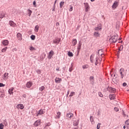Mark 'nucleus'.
<instances>
[{"instance_id": "57", "label": "nucleus", "mask_w": 129, "mask_h": 129, "mask_svg": "<svg viewBox=\"0 0 129 129\" xmlns=\"http://www.w3.org/2000/svg\"><path fill=\"white\" fill-rule=\"evenodd\" d=\"M56 71H59V69H56Z\"/></svg>"}, {"instance_id": "27", "label": "nucleus", "mask_w": 129, "mask_h": 129, "mask_svg": "<svg viewBox=\"0 0 129 129\" xmlns=\"http://www.w3.org/2000/svg\"><path fill=\"white\" fill-rule=\"evenodd\" d=\"M34 31H35V32H36V33H38V32L39 31V25H36L35 26Z\"/></svg>"}, {"instance_id": "6", "label": "nucleus", "mask_w": 129, "mask_h": 129, "mask_svg": "<svg viewBox=\"0 0 129 129\" xmlns=\"http://www.w3.org/2000/svg\"><path fill=\"white\" fill-rule=\"evenodd\" d=\"M120 74L121 75V78H123V77H124V75H125V73H124V70L123 69H121L120 70Z\"/></svg>"}, {"instance_id": "31", "label": "nucleus", "mask_w": 129, "mask_h": 129, "mask_svg": "<svg viewBox=\"0 0 129 129\" xmlns=\"http://www.w3.org/2000/svg\"><path fill=\"white\" fill-rule=\"evenodd\" d=\"M64 4H65V3L64 2H61L59 3V6H60V8L61 9V8L63 7V6H64Z\"/></svg>"}, {"instance_id": "48", "label": "nucleus", "mask_w": 129, "mask_h": 129, "mask_svg": "<svg viewBox=\"0 0 129 129\" xmlns=\"http://www.w3.org/2000/svg\"><path fill=\"white\" fill-rule=\"evenodd\" d=\"M33 6H34L35 7H36V5H37V3L36 2V1H34L33 3Z\"/></svg>"}, {"instance_id": "1", "label": "nucleus", "mask_w": 129, "mask_h": 129, "mask_svg": "<svg viewBox=\"0 0 129 129\" xmlns=\"http://www.w3.org/2000/svg\"><path fill=\"white\" fill-rule=\"evenodd\" d=\"M94 58L93 57V56L91 55L90 57L91 62L92 63L95 62V65H97V64H98V63H99V62H100V60H99V59H98V57H96L95 60H94Z\"/></svg>"}, {"instance_id": "49", "label": "nucleus", "mask_w": 129, "mask_h": 129, "mask_svg": "<svg viewBox=\"0 0 129 129\" xmlns=\"http://www.w3.org/2000/svg\"><path fill=\"white\" fill-rule=\"evenodd\" d=\"M36 72L38 73V74H41V71L40 70L36 71Z\"/></svg>"}, {"instance_id": "5", "label": "nucleus", "mask_w": 129, "mask_h": 129, "mask_svg": "<svg viewBox=\"0 0 129 129\" xmlns=\"http://www.w3.org/2000/svg\"><path fill=\"white\" fill-rule=\"evenodd\" d=\"M84 5L85 6V12H86V13H87V12H88V10H89V9H90L89 4H88V3H84Z\"/></svg>"}, {"instance_id": "36", "label": "nucleus", "mask_w": 129, "mask_h": 129, "mask_svg": "<svg viewBox=\"0 0 129 129\" xmlns=\"http://www.w3.org/2000/svg\"><path fill=\"white\" fill-rule=\"evenodd\" d=\"M125 124L127 125V127L128 128H129V119L127 120L126 121H125Z\"/></svg>"}, {"instance_id": "25", "label": "nucleus", "mask_w": 129, "mask_h": 129, "mask_svg": "<svg viewBox=\"0 0 129 129\" xmlns=\"http://www.w3.org/2000/svg\"><path fill=\"white\" fill-rule=\"evenodd\" d=\"M90 121L92 123V124H94V123H95V122H94V119H93V116H90Z\"/></svg>"}, {"instance_id": "21", "label": "nucleus", "mask_w": 129, "mask_h": 129, "mask_svg": "<svg viewBox=\"0 0 129 129\" xmlns=\"http://www.w3.org/2000/svg\"><path fill=\"white\" fill-rule=\"evenodd\" d=\"M109 97L111 100H114L115 99V95L114 94L110 95L109 96Z\"/></svg>"}, {"instance_id": "8", "label": "nucleus", "mask_w": 129, "mask_h": 129, "mask_svg": "<svg viewBox=\"0 0 129 129\" xmlns=\"http://www.w3.org/2000/svg\"><path fill=\"white\" fill-rule=\"evenodd\" d=\"M74 114H73V113H68L67 114V118H68V119H71V118H72V117H73Z\"/></svg>"}, {"instance_id": "13", "label": "nucleus", "mask_w": 129, "mask_h": 129, "mask_svg": "<svg viewBox=\"0 0 129 129\" xmlns=\"http://www.w3.org/2000/svg\"><path fill=\"white\" fill-rule=\"evenodd\" d=\"M102 29V26L101 24H99L97 27L95 28V31H99Z\"/></svg>"}, {"instance_id": "39", "label": "nucleus", "mask_w": 129, "mask_h": 129, "mask_svg": "<svg viewBox=\"0 0 129 129\" xmlns=\"http://www.w3.org/2000/svg\"><path fill=\"white\" fill-rule=\"evenodd\" d=\"M73 95H75V92H71L70 94V96L72 97V96H73Z\"/></svg>"}, {"instance_id": "2", "label": "nucleus", "mask_w": 129, "mask_h": 129, "mask_svg": "<svg viewBox=\"0 0 129 129\" xmlns=\"http://www.w3.org/2000/svg\"><path fill=\"white\" fill-rule=\"evenodd\" d=\"M117 41V37L115 35L113 36L110 39V41L111 43H115Z\"/></svg>"}, {"instance_id": "53", "label": "nucleus", "mask_w": 129, "mask_h": 129, "mask_svg": "<svg viewBox=\"0 0 129 129\" xmlns=\"http://www.w3.org/2000/svg\"><path fill=\"white\" fill-rule=\"evenodd\" d=\"M123 86H124V87L126 86V83H123Z\"/></svg>"}, {"instance_id": "59", "label": "nucleus", "mask_w": 129, "mask_h": 129, "mask_svg": "<svg viewBox=\"0 0 129 129\" xmlns=\"http://www.w3.org/2000/svg\"><path fill=\"white\" fill-rule=\"evenodd\" d=\"M123 127L124 129H125V126H123Z\"/></svg>"}, {"instance_id": "22", "label": "nucleus", "mask_w": 129, "mask_h": 129, "mask_svg": "<svg viewBox=\"0 0 129 129\" xmlns=\"http://www.w3.org/2000/svg\"><path fill=\"white\" fill-rule=\"evenodd\" d=\"M117 6H118V4H117V2H115L114 3L112 7L113 9H116Z\"/></svg>"}, {"instance_id": "60", "label": "nucleus", "mask_w": 129, "mask_h": 129, "mask_svg": "<svg viewBox=\"0 0 129 129\" xmlns=\"http://www.w3.org/2000/svg\"><path fill=\"white\" fill-rule=\"evenodd\" d=\"M123 114H124V112H123Z\"/></svg>"}, {"instance_id": "17", "label": "nucleus", "mask_w": 129, "mask_h": 129, "mask_svg": "<svg viewBox=\"0 0 129 129\" xmlns=\"http://www.w3.org/2000/svg\"><path fill=\"white\" fill-rule=\"evenodd\" d=\"M32 85H33V83H32V82H28L26 84V87H27L28 88H30L32 86Z\"/></svg>"}, {"instance_id": "33", "label": "nucleus", "mask_w": 129, "mask_h": 129, "mask_svg": "<svg viewBox=\"0 0 129 129\" xmlns=\"http://www.w3.org/2000/svg\"><path fill=\"white\" fill-rule=\"evenodd\" d=\"M68 55L69 56V57H73V53L70 51L68 52Z\"/></svg>"}, {"instance_id": "7", "label": "nucleus", "mask_w": 129, "mask_h": 129, "mask_svg": "<svg viewBox=\"0 0 129 129\" xmlns=\"http://www.w3.org/2000/svg\"><path fill=\"white\" fill-rule=\"evenodd\" d=\"M53 55H54V51L51 50L48 53V59H51Z\"/></svg>"}, {"instance_id": "28", "label": "nucleus", "mask_w": 129, "mask_h": 129, "mask_svg": "<svg viewBox=\"0 0 129 129\" xmlns=\"http://www.w3.org/2000/svg\"><path fill=\"white\" fill-rule=\"evenodd\" d=\"M110 89L111 92H112V93H115L116 90L115 88L110 87Z\"/></svg>"}, {"instance_id": "14", "label": "nucleus", "mask_w": 129, "mask_h": 129, "mask_svg": "<svg viewBox=\"0 0 129 129\" xmlns=\"http://www.w3.org/2000/svg\"><path fill=\"white\" fill-rule=\"evenodd\" d=\"M60 41H61L60 38L55 39L53 40V43L56 44L57 45H58V44H59V43H60Z\"/></svg>"}, {"instance_id": "61", "label": "nucleus", "mask_w": 129, "mask_h": 129, "mask_svg": "<svg viewBox=\"0 0 129 129\" xmlns=\"http://www.w3.org/2000/svg\"><path fill=\"white\" fill-rule=\"evenodd\" d=\"M114 76L115 77V75H114Z\"/></svg>"}, {"instance_id": "41", "label": "nucleus", "mask_w": 129, "mask_h": 129, "mask_svg": "<svg viewBox=\"0 0 129 129\" xmlns=\"http://www.w3.org/2000/svg\"><path fill=\"white\" fill-rule=\"evenodd\" d=\"M100 125H101V123H98L97 125V129H100Z\"/></svg>"}, {"instance_id": "19", "label": "nucleus", "mask_w": 129, "mask_h": 129, "mask_svg": "<svg viewBox=\"0 0 129 129\" xmlns=\"http://www.w3.org/2000/svg\"><path fill=\"white\" fill-rule=\"evenodd\" d=\"M17 37L19 41H22V34L21 33H18L17 34Z\"/></svg>"}, {"instance_id": "35", "label": "nucleus", "mask_w": 129, "mask_h": 129, "mask_svg": "<svg viewBox=\"0 0 129 129\" xmlns=\"http://www.w3.org/2000/svg\"><path fill=\"white\" fill-rule=\"evenodd\" d=\"M44 89H45V87H44V86H42L39 88L40 91H43Z\"/></svg>"}, {"instance_id": "32", "label": "nucleus", "mask_w": 129, "mask_h": 129, "mask_svg": "<svg viewBox=\"0 0 129 129\" xmlns=\"http://www.w3.org/2000/svg\"><path fill=\"white\" fill-rule=\"evenodd\" d=\"M27 12L29 17H31V15H32V13H33V12H32V11H31L30 9H28L27 10Z\"/></svg>"}, {"instance_id": "15", "label": "nucleus", "mask_w": 129, "mask_h": 129, "mask_svg": "<svg viewBox=\"0 0 129 129\" xmlns=\"http://www.w3.org/2000/svg\"><path fill=\"white\" fill-rule=\"evenodd\" d=\"M3 78L4 80H7V79H9V73H5L3 75Z\"/></svg>"}, {"instance_id": "9", "label": "nucleus", "mask_w": 129, "mask_h": 129, "mask_svg": "<svg viewBox=\"0 0 129 129\" xmlns=\"http://www.w3.org/2000/svg\"><path fill=\"white\" fill-rule=\"evenodd\" d=\"M41 123H42V122H41V120H38L34 122V125L35 126H39V125H40Z\"/></svg>"}, {"instance_id": "40", "label": "nucleus", "mask_w": 129, "mask_h": 129, "mask_svg": "<svg viewBox=\"0 0 129 129\" xmlns=\"http://www.w3.org/2000/svg\"><path fill=\"white\" fill-rule=\"evenodd\" d=\"M31 40H35V39H36V36L34 35H32L31 36Z\"/></svg>"}, {"instance_id": "18", "label": "nucleus", "mask_w": 129, "mask_h": 129, "mask_svg": "<svg viewBox=\"0 0 129 129\" xmlns=\"http://www.w3.org/2000/svg\"><path fill=\"white\" fill-rule=\"evenodd\" d=\"M5 13H4V11L0 12V19H4L5 18Z\"/></svg>"}, {"instance_id": "11", "label": "nucleus", "mask_w": 129, "mask_h": 129, "mask_svg": "<svg viewBox=\"0 0 129 129\" xmlns=\"http://www.w3.org/2000/svg\"><path fill=\"white\" fill-rule=\"evenodd\" d=\"M2 44L3 46H8L9 44V40H4L2 41Z\"/></svg>"}, {"instance_id": "51", "label": "nucleus", "mask_w": 129, "mask_h": 129, "mask_svg": "<svg viewBox=\"0 0 129 129\" xmlns=\"http://www.w3.org/2000/svg\"><path fill=\"white\" fill-rule=\"evenodd\" d=\"M99 95L100 97H102V96H103V95H102V94H101V93H99Z\"/></svg>"}, {"instance_id": "55", "label": "nucleus", "mask_w": 129, "mask_h": 129, "mask_svg": "<svg viewBox=\"0 0 129 129\" xmlns=\"http://www.w3.org/2000/svg\"><path fill=\"white\" fill-rule=\"evenodd\" d=\"M17 50L18 49H17V48H14L13 49V52H14V51H17Z\"/></svg>"}, {"instance_id": "50", "label": "nucleus", "mask_w": 129, "mask_h": 129, "mask_svg": "<svg viewBox=\"0 0 129 129\" xmlns=\"http://www.w3.org/2000/svg\"><path fill=\"white\" fill-rule=\"evenodd\" d=\"M73 70V69H72V67H71V68H70L69 69V71L70 72H72V71Z\"/></svg>"}, {"instance_id": "10", "label": "nucleus", "mask_w": 129, "mask_h": 129, "mask_svg": "<svg viewBox=\"0 0 129 129\" xmlns=\"http://www.w3.org/2000/svg\"><path fill=\"white\" fill-rule=\"evenodd\" d=\"M9 25L11 26V27H13V28L17 27V24L15 23V22H14L13 21H10L9 22Z\"/></svg>"}, {"instance_id": "42", "label": "nucleus", "mask_w": 129, "mask_h": 129, "mask_svg": "<svg viewBox=\"0 0 129 129\" xmlns=\"http://www.w3.org/2000/svg\"><path fill=\"white\" fill-rule=\"evenodd\" d=\"M57 117H58V118H60V117L61 116V112H58L57 113Z\"/></svg>"}, {"instance_id": "47", "label": "nucleus", "mask_w": 129, "mask_h": 129, "mask_svg": "<svg viewBox=\"0 0 129 129\" xmlns=\"http://www.w3.org/2000/svg\"><path fill=\"white\" fill-rule=\"evenodd\" d=\"M114 111H116V112H117V111H119V109L118 108H117V107H115V108H114Z\"/></svg>"}, {"instance_id": "16", "label": "nucleus", "mask_w": 129, "mask_h": 129, "mask_svg": "<svg viewBox=\"0 0 129 129\" xmlns=\"http://www.w3.org/2000/svg\"><path fill=\"white\" fill-rule=\"evenodd\" d=\"M17 108H18V109H24V105L19 104L17 106Z\"/></svg>"}, {"instance_id": "30", "label": "nucleus", "mask_w": 129, "mask_h": 129, "mask_svg": "<svg viewBox=\"0 0 129 129\" xmlns=\"http://www.w3.org/2000/svg\"><path fill=\"white\" fill-rule=\"evenodd\" d=\"M7 50H8V47H5L4 48H3L1 51L2 53H5V52L7 51Z\"/></svg>"}, {"instance_id": "24", "label": "nucleus", "mask_w": 129, "mask_h": 129, "mask_svg": "<svg viewBox=\"0 0 129 129\" xmlns=\"http://www.w3.org/2000/svg\"><path fill=\"white\" fill-rule=\"evenodd\" d=\"M82 68L83 69H87L88 68H89V65L88 64H84L82 66Z\"/></svg>"}, {"instance_id": "43", "label": "nucleus", "mask_w": 129, "mask_h": 129, "mask_svg": "<svg viewBox=\"0 0 129 129\" xmlns=\"http://www.w3.org/2000/svg\"><path fill=\"white\" fill-rule=\"evenodd\" d=\"M4 126H5V125H4L3 123H1L0 124V129H4Z\"/></svg>"}, {"instance_id": "26", "label": "nucleus", "mask_w": 129, "mask_h": 129, "mask_svg": "<svg viewBox=\"0 0 129 129\" xmlns=\"http://www.w3.org/2000/svg\"><path fill=\"white\" fill-rule=\"evenodd\" d=\"M76 44H77V40H76V39H73L72 45L73 46H75V45H76Z\"/></svg>"}, {"instance_id": "46", "label": "nucleus", "mask_w": 129, "mask_h": 129, "mask_svg": "<svg viewBox=\"0 0 129 129\" xmlns=\"http://www.w3.org/2000/svg\"><path fill=\"white\" fill-rule=\"evenodd\" d=\"M50 125H51V123H47L45 124V127H46L47 126H50Z\"/></svg>"}, {"instance_id": "62", "label": "nucleus", "mask_w": 129, "mask_h": 129, "mask_svg": "<svg viewBox=\"0 0 129 129\" xmlns=\"http://www.w3.org/2000/svg\"><path fill=\"white\" fill-rule=\"evenodd\" d=\"M113 81H114V79H113Z\"/></svg>"}, {"instance_id": "20", "label": "nucleus", "mask_w": 129, "mask_h": 129, "mask_svg": "<svg viewBox=\"0 0 129 129\" xmlns=\"http://www.w3.org/2000/svg\"><path fill=\"white\" fill-rule=\"evenodd\" d=\"M94 36L96 38H97V37H100V34L98 32H95L94 33Z\"/></svg>"}, {"instance_id": "3", "label": "nucleus", "mask_w": 129, "mask_h": 129, "mask_svg": "<svg viewBox=\"0 0 129 129\" xmlns=\"http://www.w3.org/2000/svg\"><path fill=\"white\" fill-rule=\"evenodd\" d=\"M45 113V110L43 109H40L38 112L36 113V116H39V115H42Z\"/></svg>"}, {"instance_id": "56", "label": "nucleus", "mask_w": 129, "mask_h": 129, "mask_svg": "<svg viewBox=\"0 0 129 129\" xmlns=\"http://www.w3.org/2000/svg\"><path fill=\"white\" fill-rule=\"evenodd\" d=\"M69 92H70V91H68V94H67V95H68V94H69Z\"/></svg>"}, {"instance_id": "37", "label": "nucleus", "mask_w": 129, "mask_h": 129, "mask_svg": "<svg viewBox=\"0 0 129 129\" xmlns=\"http://www.w3.org/2000/svg\"><path fill=\"white\" fill-rule=\"evenodd\" d=\"M70 8L69 9V10L70 11V12H72L73 11V7H72V6H70Z\"/></svg>"}, {"instance_id": "54", "label": "nucleus", "mask_w": 129, "mask_h": 129, "mask_svg": "<svg viewBox=\"0 0 129 129\" xmlns=\"http://www.w3.org/2000/svg\"><path fill=\"white\" fill-rule=\"evenodd\" d=\"M56 3H57V0L55 1L53 6H56Z\"/></svg>"}, {"instance_id": "34", "label": "nucleus", "mask_w": 129, "mask_h": 129, "mask_svg": "<svg viewBox=\"0 0 129 129\" xmlns=\"http://www.w3.org/2000/svg\"><path fill=\"white\" fill-rule=\"evenodd\" d=\"M29 50H30V51H35L36 49L32 46H31L29 47Z\"/></svg>"}, {"instance_id": "45", "label": "nucleus", "mask_w": 129, "mask_h": 129, "mask_svg": "<svg viewBox=\"0 0 129 129\" xmlns=\"http://www.w3.org/2000/svg\"><path fill=\"white\" fill-rule=\"evenodd\" d=\"M55 8H56V5H53L52 7V12H55Z\"/></svg>"}, {"instance_id": "12", "label": "nucleus", "mask_w": 129, "mask_h": 129, "mask_svg": "<svg viewBox=\"0 0 129 129\" xmlns=\"http://www.w3.org/2000/svg\"><path fill=\"white\" fill-rule=\"evenodd\" d=\"M62 82V79L59 78V77H56L55 79V82L56 83H61Z\"/></svg>"}, {"instance_id": "38", "label": "nucleus", "mask_w": 129, "mask_h": 129, "mask_svg": "<svg viewBox=\"0 0 129 129\" xmlns=\"http://www.w3.org/2000/svg\"><path fill=\"white\" fill-rule=\"evenodd\" d=\"M90 81H94V77L93 76H91L90 77Z\"/></svg>"}, {"instance_id": "23", "label": "nucleus", "mask_w": 129, "mask_h": 129, "mask_svg": "<svg viewBox=\"0 0 129 129\" xmlns=\"http://www.w3.org/2000/svg\"><path fill=\"white\" fill-rule=\"evenodd\" d=\"M13 91H14V88H11L8 90V92H9V94H10V95L13 94Z\"/></svg>"}, {"instance_id": "58", "label": "nucleus", "mask_w": 129, "mask_h": 129, "mask_svg": "<svg viewBox=\"0 0 129 129\" xmlns=\"http://www.w3.org/2000/svg\"><path fill=\"white\" fill-rule=\"evenodd\" d=\"M94 1H95V0H91V2H94Z\"/></svg>"}, {"instance_id": "29", "label": "nucleus", "mask_w": 129, "mask_h": 129, "mask_svg": "<svg viewBox=\"0 0 129 129\" xmlns=\"http://www.w3.org/2000/svg\"><path fill=\"white\" fill-rule=\"evenodd\" d=\"M81 46H82V44L79 42L78 44V51H80V49H81Z\"/></svg>"}, {"instance_id": "4", "label": "nucleus", "mask_w": 129, "mask_h": 129, "mask_svg": "<svg viewBox=\"0 0 129 129\" xmlns=\"http://www.w3.org/2000/svg\"><path fill=\"white\" fill-rule=\"evenodd\" d=\"M73 121H74L73 125L77 126V125H78L79 124V120H77L75 118H73Z\"/></svg>"}, {"instance_id": "44", "label": "nucleus", "mask_w": 129, "mask_h": 129, "mask_svg": "<svg viewBox=\"0 0 129 129\" xmlns=\"http://www.w3.org/2000/svg\"><path fill=\"white\" fill-rule=\"evenodd\" d=\"M5 86H6V85H5L2 83H0V87H5Z\"/></svg>"}, {"instance_id": "52", "label": "nucleus", "mask_w": 129, "mask_h": 129, "mask_svg": "<svg viewBox=\"0 0 129 129\" xmlns=\"http://www.w3.org/2000/svg\"><path fill=\"white\" fill-rule=\"evenodd\" d=\"M15 13H16V15H18V14H20V11H16Z\"/></svg>"}]
</instances>
